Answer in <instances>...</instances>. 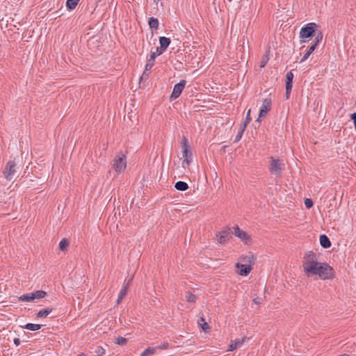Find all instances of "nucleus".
I'll list each match as a JSON object with an SVG mask.
<instances>
[{
    "label": "nucleus",
    "instance_id": "obj_38",
    "mask_svg": "<svg viewBox=\"0 0 356 356\" xmlns=\"http://www.w3.org/2000/svg\"><path fill=\"white\" fill-rule=\"evenodd\" d=\"M95 353L97 354V355L102 356L105 354V350L102 346H97Z\"/></svg>",
    "mask_w": 356,
    "mask_h": 356
},
{
    "label": "nucleus",
    "instance_id": "obj_37",
    "mask_svg": "<svg viewBox=\"0 0 356 356\" xmlns=\"http://www.w3.org/2000/svg\"><path fill=\"white\" fill-rule=\"evenodd\" d=\"M165 51V50H161V47H156V51H153L152 50H151L150 54H155V57L156 58V56L161 55Z\"/></svg>",
    "mask_w": 356,
    "mask_h": 356
},
{
    "label": "nucleus",
    "instance_id": "obj_51",
    "mask_svg": "<svg viewBox=\"0 0 356 356\" xmlns=\"http://www.w3.org/2000/svg\"><path fill=\"white\" fill-rule=\"evenodd\" d=\"M196 100H197V101H200V100H201V99H200V98H197V99H196Z\"/></svg>",
    "mask_w": 356,
    "mask_h": 356
},
{
    "label": "nucleus",
    "instance_id": "obj_20",
    "mask_svg": "<svg viewBox=\"0 0 356 356\" xmlns=\"http://www.w3.org/2000/svg\"><path fill=\"white\" fill-rule=\"evenodd\" d=\"M175 188L177 191H185L188 188V185L186 182L182 181H178L175 184Z\"/></svg>",
    "mask_w": 356,
    "mask_h": 356
},
{
    "label": "nucleus",
    "instance_id": "obj_36",
    "mask_svg": "<svg viewBox=\"0 0 356 356\" xmlns=\"http://www.w3.org/2000/svg\"><path fill=\"white\" fill-rule=\"evenodd\" d=\"M305 205L307 209H311L314 206V202L311 198H306L305 200Z\"/></svg>",
    "mask_w": 356,
    "mask_h": 356
},
{
    "label": "nucleus",
    "instance_id": "obj_11",
    "mask_svg": "<svg viewBox=\"0 0 356 356\" xmlns=\"http://www.w3.org/2000/svg\"><path fill=\"white\" fill-rule=\"evenodd\" d=\"M232 233L229 228H226L222 230L221 232H218L216 234V237L220 243H225L226 241H229L232 238Z\"/></svg>",
    "mask_w": 356,
    "mask_h": 356
},
{
    "label": "nucleus",
    "instance_id": "obj_7",
    "mask_svg": "<svg viewBox=\"0 0 356 356\" xmlns=\"http://www.w3.org/2000/svg\"><path fill=\"white\" fill-rule=\"evenodd\" d=\"M234 232H232V234L239 238L242 241L245 243L246 245H249L252 243V238L248 235V234L241 229L238 225H236L233 227Z\"/></svg>",
    "mask_w": 356,
    "mask_h": 356
},
{
    "label": "nucleus",
    "instance_id": "obj_35",
    "mask_svg": "<svg viewBox=\"0 0 356 356\" xmlns=\"http://www.w3.org/2000/svg\"><path fill=\"white\" fill-rule=\"evenodd\" d=\"M250 109L248 110V113H247V115H246V117H245V119L243 122V123L242 124L243 125H244L245 127H247L248 124L250 122L252 118L250 117Z\"/></svg>",
    "mask_w": 356,
    "mask_h": 356
},
{
    "label": "nucleus",
    "instance_id": "obj_34",
    "mask_svg": "<svg viewBox=\"0 0 356 356\" xmlns=\"http://www.w3.org/2000/svg\"><path fill=\"white\" fill-rule=\"evenodd\" d=\"M127 343V339L119 336L115 341V343L120 346H124Z\"/></svg>",
    "mask_w": 356,
    "mask_h": 356
},
{
    "label": "nucleus",
    "instance_id": "obj_42",
    "mask_svg": "<svg viewBox=\"0 0 356 356\" xmlns=\"http://www.w3.org/2000/svg\"><path fill=\"white\" fill-rule=\"evenodd\" d=\"M316 47H317L316 43L312 44V45L309 47L307 51L312 54L314 52V51L315 50V49L316 48Z\"/></svg>",
    "mask_w": 356,
    "mask_h": 356
},
{
    "label": "nucleus",
    "instance_id": "obj_16",
    "mask_svg": "<svg viewBox=\"0 0 356 356\" xmlns=\"http://www.w3.org/2000/svg\"><path fill=\"white\" fill-rule=\"evenodd\" d=\"M155 58H156L155 54H150L149 58H147V63L145 65V72H146L147 71L151 70V69L152 68V67L154 65Z\"/></svg>",
    "mask_w": 356,
    "mask_h": 356
},
{
    "label": "nucleus",
    "instance_id": "obj_27",
    "mask_svg": "<svg viewBox=\"0 0 356 356\" xmlns=\"http://www.w3.org/2000/svg\"><path fill=\"white\" fill-rule=\"evenodd\" d=\"M132 279L131 278L128 282L127 283V284L125 286H124L122 289L120 290V293H119V296L120 297V298H124V297L127 296V291H128V287H129V285L130 284V282H131Z\"/></svg>",
    "mask_w": 356,
    "mask_h": 356
},
{
    "label": "nucleus",
    "instance_id": "obj_13",
    "mask_svg": "<svg viewBox=\"0 0 356 356\" xmlns=\"http://www.w3.org/2000/svg\"><path fill=\"white\" fill-rule=\"evenodd\" d=\"M319 241H320L321 245L325 249H327V248H330L332 245V243H331L330 238L325 234L320 235Z\"/></svg>",
    "mask_w": 356,
    "mask_h": 356
},
{
    "label": "nucleus",
    "instance_id": "obj_23",
    "mask_svg": "<svg viewBox=\"0 0 356 356\" xmlns=\"http://www.w3.org/2000/svg\"><path fill=\"white\" fill-rule=\"evenodd\" d=\"M80 0H67L66 7L69 10H74L78 5Z\"/></svg>",
    "mask_w": 356,
    "mask_h": 356
},
{
    "label": "nucleus",
    "instance_id": "obj_43",
    "mask_svg": "<svg viewBox=\"0 0 356 356\" xmlns=\"http://www.w3.org/2000/svg\"><path fill=\"white\" fill-rule=\"evenodd\" d=\"M311 54H312L311 53H309V51H307V52L305 54V55L303 56V57L302 58V59H301L300 62L302 63V62H303V61L306 60L309 57V56H310Z\"/></svg>",
    "mask_w": 356,
    "mask_h": 356
},
{
    "label": "nucleus",
    "instance_id": "obj_26",
    "mask_svg": "<svg viewBox=\"0 0 356 356\" xmlns=\"http://www.w3.org/2000/svg\"><path fill=\"white\" fill-rule=\"evenodd\" d=\"M246 127H245L244 125L241 124L240 128L238 131L237 135L236 136L235 140L234 141V143H238L241 139Z\"/></svg>",
    "mask_w": 356,
    "mask_h": 356
},
{
    "label": "nucleus",
    "instance_id": "obj_47",
    "mask_svg": "<svg viewBox=\"0 0 356 356\" xmlns=\"http://www.w3.org/2000/svg\"><path fill=\"white\" fill-rule=\"evenodd\" d=\"M123 299L124 298H120V296L118 295V300H117V303L120 304Z\"/></svg>",
    "mask_w": 356,
    "mask_h": 356
},
{
    "label": "nucleus",
    "instance_id": "obj_8",
    "mask_svg": "<svg viewBox=\"0 0 356 356\" xmlns=\"http://www.w3.org/2000/svg\"><path fill=\"white\" fill-rule=\"evenodd\" d=\"M303 263H302V267L304 269V272L306 274L307 273V267L309 265V263H319L318 260V256L317 254L314 252L313 251H308L307 252L304 257H303Z\"/></svg>",
    "mask_w": 356,
    "mask_h": 356
},
{
    "label": "nucleus",
    "instance_id": "obj_49",
    "mask_svg": "<svg viewBox=\"0 0 356 356\" xmlns=\"http://www.w3.org/2000/svg\"><path fill=\"white\" fill-rule=\"evenodd\" d=\"M339 356H350L348 354L344 353Z\"/></svg>",
    "mask_w": 356,
    "mask_h": 356
},
{
    "label": "nucleus",
    "instance_id": "obj_10",
    "mask_svg": "<svg viewBox=\"0 0 356 356\" xmlns=\"http://www.w3.org/2000/svg\"><path fill=\"white\" fill-rule=\"evenodd\" d=\"M15 162L14 161H9L6 166L3 170V175H5L6 178L8 180H10L12 179V176L15 172Z\"/></svg>",
    "mask_w": 356,
    "mask_h": 356
},
{
    "label": "nucleus",
    "instance_id": "obj_12",
    "mask_svg": "<svg viewBox=\"0 0 356 356\" xmlns=\"http://www.w3.org/2000/svg\"><path fill=\"white\" fill-rule=\"evenodd\" d=\"M240 260L247 265H251L253 267L254 264L257 261V257L253 254L252 252H249L247 255H241Z\"/></svg>",
    "mask_w": 356,
    "mask_h": 356
},
{
    "label": "nucleus",
    "instance_id": "obj_28",
    "mask_svg": "<svg viewBox=\"0 0 356 356\" xmlns=\"http://www.w3.org/2000/svg\"><path fill=\"white\" fill-rule=\"evenodd\" d=\"M198 323L202 327V330L207 332L211 327L208 325V323L205 321V319L203 317H201L200 319L198 321Z\"/></svg>",
    "mask_w": 356,
    "mask_h": 356
},
{
    "label": "nucleus",
    "instance_id": "obj_21",
    "mask_svg": "<svg viewBox=\"0 0 356 356\" xmlns=\"http://www.w3.org/2000/svg\"><path fill=\"white\" fill-rule=\"evenodd\" d=\"M42 327V325L40 324H34V323H26L24 326H22L23 328L31 330V331H37L40 330Z\"/></svg>",
    "mask_w": 356,
    "mask_h": 356
},
{
    "label": "nucleus",
    "instance_id": "obj_18",
    "mask_svg": "<svg viewBox=\"0 0 356 356\" xmlns=\"http://www.w3.org/2000/svg\"><path fill=\"white\" fill-rule=\"evenodd\" d=\"M293 74L291 71L286 73V88L285 89H292Z\"/></svg>",
    "mask_w": 356,
    "mask_h": 356
},
{
    "label": "nucleus",
    "instance_id": "obj_1",
    "mask_svg": "<svg viewBox=\"0 0 356 356\" xmlns=\"http://www.w3.org/2000/svg\"><path fill=\"white\" fill-rule=\"evenodd\" d=\"M307 276L318 275L323 280H333L335 277V270L327 263H309L307 267Z\"/></svg>",
    "mask_w": 356,
    "mask_h": 356
},
{
    "label": "nucleus",
    "instance_id": "obj_2",
    "mask_svg": "<svg viewBox=\"0 0 356 356\" xmlns=\"http://www.w3.org/2000/svg\"><path fill=\"white\" fill-rule=\"evenodd\" d=\"M318 26L314 22H309L302 26L300 31L299 37L302 39L300 43L307 42V38L311 39L316 35Z\"/></svg>",
    "mask_w": 356,
    "mask_h": 356
},
{
    "label": "nucleus",
    "instance_id": "obj_19",
    "mask_svg": "<svg viewBox=\"0 0 356 356\" xmlns=\"http://www.w3.org/2000/svg\"><path fill=\"white\" fill-rule=\"evenodd\" d=\"M245 339H246V338L245 337L241 340L236 339L234 341H232V343L229 346L228 350L230 351H232V350L236 349L238 346H241L243 343V342L245 341Z\"/></svg>",
    "mask_w": 356,
    "mask_h": 356
},
{
    "label": "nucleus",
    "instance_id": "obj_25",
    "mask_svg": "<svg viewBox=\"0 0 356 356\" xmlns=\"http://www.w3.org/2000/svg\"><path fill=\"white\" fill-rule=\"evenodd\" d=\"M70 245V241L67 238H63L60 243H59V250L60 251H65L67 250V247L69 246Z\"/></svg>",
    "mask_w": 356,
    "mask_h": 356
},
{
    "label": "nucleus",
    "instance_id": "obj_30",
    "mask_svg": "<svg viewBox=\"0 0 356 356\" xmlns=\"http://www.w3.org/2000/svg\"><path fill=\"white\" fill-rule=\"evenodd\" d=\"M186 300L188 302H193L195 303L197 300V297L195 294H193L191 291H188L186 295Z\"/></svg>",
    "mask_w": 356,
    "mask_h": 356
},
{
    "label": "nucleus",
    "instance_id": "obj_44",
    "mask_svg": "<svg viewBox=\"0 0 356 356\" xmlns=\"http://www.w3.org/2000/svg\"><path fill=\"white\" fill-rule=\"evenodd\" d=\"M253 302L257 305H260L261 303V299L259 297H257L253 299Z\"/></svg>",
    "mask_w": 356,
    "mask_h": 356
},
{
    "label": "nucleus",
    "instance_id": "obj_22",
    "mask_svg": "<svg viewBox=\"0 0 356 356\" xmlns=\"http://www.w3.org/2000/svg\"><path fill=\"white\" fill-rule=\"evenodd\" d=\"M148 24L152 29H157L159 22L157 18L151 17L148 19Z\"/></svg>",
    "mask_w": 356,
    "mask_h": 356
},
{
    "label": "nucleus",
    "instance_id": "obj_31",
    "mask_svg": "<svg viewBox=\"0 0 356 356\" xmlns=\"http://www.w3.org/2000/svg\"><path fill=\"white\" fill-rule=\"evenodd\" d=\"M34 294V296L36 299H41L46 296L47 292L42 290H38L34 292H33Z\"/></svg>",
    "mask_w": 356,
    "mask_h": 356
},
{
    "label": "nucleus",
    "instance_id": "obj_29",
    "mask_svg": "<svg viewBox=\"0 0 356 356\" xmlns=\"http://www.w3.org/2000/svg\"><path fill=\"white\" fill-rule=\"evenodd\" d=\"M156 352V347H148L140 355V356H150Z\"/></svg>",
    "mask_w": 356,
    "mask_h": 356
},
{
    "label": "nucleus",
    "instance_id": "obj_4",
    "mask_svg": "<svg viewBox=\"0 0 356 356\" xmlns=\"http://www.w3.org/2000/svg\"><path fill=\"white\" fill-rule=\"evenodd\" d=\"M181 147L182 149V155L184 158L183 161V165L186 163L188 165L192 161V152L190 144L188 143V138L186 136H183L181 141Z\"/></svg>",
    "mask_w": 356,
    "mask_h": 356
},
{
    "label": "nucleus",
    "instance_id": "obj_14",
    "mask_svg": "<svg viewBox=\"0 0 356 356\" xmlns=\"http://www.w3.org/2000/svg\"><path fill=\"white\" fill-rule=\"evenodd\" d=\"M159 40L160 47H161V50L166 51V49H168V47H169V45L171 42L170 38H166L164 36H161V37H159Z\"/></svg>",
    "mask_w": 356,
    "mask_h": 356
},
{
    "label": "nucleus",
    "instance_id": "obj_33",
    "mask_svg": "<svg viewBox=\"0 0 356 356\" xmlns=\"http://www.w3.org/2000/svg\"><path fill=\"white\" fill-rule=\"evenodd\" d=\"M186 85V81L184 79L181 80L179 83L174 86L173 89H184Z\"/></svg>",
    "mask_w": 356,
    "mask_h": 356
},
{
    "label": "nucleus",
    "instance_id": "obj_24",
    "mask_svg": "<svg viewBox=\"0 0 356 356\" xmlns=\"http://www.w3.org/2000/svg\"><path fill=\"white\" fill-rule=\"evenodd\" d=\"M270 48H268L266 54L264 55L259 62V67L261 68L264 67L269 60Z\"/></svg>",
    "mask_w": 356,
    "mask_h": 356
},
{
    "label": "nucleus",
    "instance_id": "obj_41",
    "mask_svg": "<svg viewBox=\"0 0 356 356\" xmlns=\"http://www.w3.org/2000/svg\"><path fill=\"white\" fill-rule=\"evenodd\" d=\"M350 118L353 122L354 126H355V129L356 130V112L350 114Z\"/></svg>",
    "mask_w": 356,
    "mask_h": 356
},
{
    "label": "nucleus",
    "instance_id": "obj_46",
    "mask_svg": "<svg viewBox=\"0 0 356 356\" xmlns=\"http://www.w3.org/2000/svg\"><path fill=\"white\" fill-rule=\"evenodd\" d=\"M292 90H286L285 93V99H289L290 98L291 92Z\"/></svg>",
    "mask_w": 356,
    "mask_h": 356
},
{
    "label": "nucleus",
    "instance_id": "obj_40",
    "mask_svg": "<svg viewBox=\"0 0 356 356\" xmlns=\"http://www.w3.org/2000/svg\"><path fill=\"white\" fill-rule=\"evenodd\" d=\"M322 39L323 33L321 31H319L316 36L315 42L314 43H316V44L318 45V43L322 40Z\"/></svg>",
    "mask_w": 356,
    "mask_h": 356
},
{
    "label": "nucleus",
    "instance_id": "obj_6",
    "mask_svg": "<svg viewBox=\"0 0 356 356\" xmlns=\"http://www.w3.org/2000/svg\"><path fill=\"white\" fill-rule=\"evenodd\" d=\"M272 100L271 98L268 97L264 99L262 105L259 109V116L257 122H260L263 118H265L268 113L271 110Z\"/></svg>",
    "mask_w": 356,
    "mask_h": 356
},
{
    "label": "nucleus",
    "instance_id": "obj_32",
    "mask_svg": "<svg viewBox=\"0 0 356 356\" xmlns=\"http://www.w3.org/2000/svg\"><path fill=\"white\" fill-rule=\"evenodd\" d=\"M183 90H172L171 95L170 96V101L172 102L178 98Z\"/></svg>",
    "mask_w": 356,
    "mask_h": 356
},
{
    "label": "nucleus",
    "instance_id": "obj_48",
    "mask_svg": "<svg viewBox=\"0 0 356 356\" xmlns=\"http://www.w3.org/2000/svg\"><path fill=\"white\" fill-rule=\"evenodd\" d=\"M189 96H190V97H197L198 94L195 95V94L193 93V90H191V94H190V95H189Z\"/></svg>",
    "mask_w": 356,
    "mask_h": 356
},
{
    "label": "nucleus",
    "instance_id": "obj_5",
    "mask_svg": "<svg viewBox=\"0 0 356 356\" xmlns=\"http://www.w3.org/2000/svg\"><path fill=\"white\" fill-rule=\"evenodd\" d=\"M121 155H117L113 159V168L118 172L120 173L127 167V157L120 152Z\"/></svg>",
    "mask_w": 356,
    "mask_h": 356
},
{
    "label": "nucleus",
    "instance_id": "obj_17",
    "mask_svg": "<svg viewBox=\"0 0 356 356\" xmlns=\"http://www.w3.org/2000/svg\"><path fill=\"white\" fill-rule=\"evenodd\" d=\"M53 310L52 307H46L35 314L36 318H46Z\"/></svg>",
    "mask_w": 356,
    "mask_h": 356
},
{
    "label": "nucleus",
    "instance_id": "obj_39",
    "mask_svg": "<svg viewBox=\"0 0 356 356\" xmlns=\"http://www.w3.org/2000/svg\"><path fill=\"white\" fill-rule=\"evenodd\" d=\"M168 347H169V343L168 342H163L162 344L156 346V350L157 349L165 350V349H168Z\"/></svg>",
    "mask_w": 356,
    "mask_h": 356
},
{
    "label": "nucleus",
    "instance_id": "obj_3",
    "mask_svg": "<svg viewBox=\"0 0 356 356\" xmlns=\"http://www.w3.org/2000/svg\"><path fill=\"white\" fill-rule=\"evenodd\" d=\"M270 163L268 167L269 172L275 175L277 177H280L282 173V171L284 169V164L282 163V161L280 159H276L273 156H270Z\"/></svg>",
    "mask_w": 356,
    "mask_h": 356
},
{
    "label": "nucleus",
    "instance_id": "obj_45",
    "mask_svg": "<svg viewBox=\"0 0 356 356\" xmlns=\"http://www.w3.org/2000/svg\"><path fill=\"white\" fill-rule=\"evenodd\" d=\"M13 343H15V346H18L20 345L21 341L19 338H15L13 339Z\"/></svg>",
    "mask_w": 356,
    "mask_h": 356
},
{
    "label": "nucleus",
    "instance_id": "obj_50",
    "mask_svg": "<svg viewBox=\"0 0 356 356\" xmlns=\"http://www.w3.org/2000/svg\"><path fill=\"white\" fill-rule=\"evenodd\" d=\"M78 356H87V355H86L85 354L82 353V354L79 355Z\"/></svg>",
    "mask_w": 356,
    "mask_h": 356
},
{
    "label": "nucleus",
    "instance_id": "obj_15",
    "mask_svg": "<svg viewBox=\"0 0 356 356\" xmlns=\"http://www.w3.org/2000/svg\"><path fill=\"white\" fill-rule=\"evenodd\" d=\"M35 298L33 292L23 294L22 296L18 298L19 301L23 302H33L35 301Z\"/></svg>",
    "mask_w": 356,
    "mask_h": 356
},
{
    "label": "nucleus",
    "instance_id": "obj_9",
    "mask_svg": "<svg viewBox=\"0 0 356 356\" xmlns=\"http://www.w3.org/2000/svg\"><path fill=\"white\" fill-rule=\"evenodd\" d=\"M235 267L237 269V273L241 276H248L253 269L251 265H247L246 264H241L237 262L235 264Z\"/></svg>",
    "mask_w": 356,
    "mask_h": 356
}]
</instances>
